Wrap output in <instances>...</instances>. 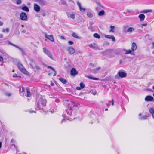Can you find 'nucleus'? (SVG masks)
Listing matches in <instances>:
<instances>
[{"mask_svg":"<svg viewBox=\"0 0 154 154\" xmlns=\"http://www.w3.org/2000/svg\"><path fill=\"white\" fill-rule=\"evenodd\" d=\"M43 50L44 52L49 58L52 60H55L54 58L53 57L51 51L45 47L43 48Z\"/></svg>","mask_w":154,"mask_h":154,"instance_id":"1","label":"nucleus"},{"mask_svg":"<svg viewBox=\"0 0 154 154\" xmlns=\"http://www.w3.org/2000/svg\"><path fill=\"white\" fill-rule=\"evenodd\" d=\"M127 75V74L123 72L119 71L115 77L116 79H119L120 78H122L126 77Z\"/></svg>","mask_w":154,"mask_h":154,"instance_id":"2","label":"nucleus"},{"mask_svg":"<svg viewBox=\"0 0 154 154\" xmlns=\"http://www.w3.org/2000/svg\"><path fill=\"white\" fill-rule=\"evenodd\" d=\"M17 66L19 70L22 72L26 74H28V72L26 70V69L21 64L18 63L17 64Z\"/></svg>","mask_w":154,"mask_h":154,"instance_id":"3","label":"nucleus"},{"mask_svg":"<svg viewBox=\"0 0 154 154\" xmlns=\"http://www.w3.org/2000/svg\"><path fill=\"white\" fill-rule=\"evenodd\" d=\"M39 102L42 106L44 107L46 106L47 101L44 96H40Z\"/></svg>","mask_w":154,"mask_h":154,"instance_id":"4","label":"nucleus"},{"mask_svg":"<svg viewBox=\"0 0 154 154\" xmlns=\"http://www.w3.org/2000/svg\"><path fill=\"white\" fill-rule=\"evenodd\" d=\"M128 27V26H123V30L125 32H131L134 31V29L132 27H129L127 29H126Z\"/></svg>","mask_w":154,"mask_h":154,"instance_id":"5","label":"nucleus"},{"mask_svg":"<svg viewBox=\"0 0 154 154\" xmlns=\"http://www.w3.org/2000/svg\"><path fill=\"white\" fill-rule=\"evenodd\" d=\"M8 43L10 45L12 46H14L16 47V48H18L21 51L23 55H25L26 54L25 52L24 51L23 49V48L18 47L16 45H15L11 43L10 41H8Z\"/></svg>","mask_w":154,"mask_h":154,"instance_id":"6","label":"nucleus"},{"mask_svg":"<svg viewBox=\"0 0 154 154\" xmlns=\"http://www.w3.org/2000/svg\"><path fill=\"white\" fill-rule=\"evenodd\" d=\"M75 105H76V104L75 103H72L71 106L69 105L68 106V109L69 110V111H68V112H67V116H66L68 117L69 118V116H70L72 114V111H71L72 109L73 108L72 107V106H73V107L75 106Z\"/></svg>","mask_w":154,"mask_h":154,"instance_id":"7","label":"nucleus"},{"mask_svg":"<svg viewBox=\"0 0 154 154\" xmlns=\"http://www.w3.org/2000/svg\"><path fill=\"white\" fill-rule=\"evenodd\" d=\"M20 19L23 21H27V17L24 12H22L20 14Z\"/></svg>","mask_w":154,"mask_h":154,"instance_id":"8","label":"nucleus"},{"mask_svg":"<svg viewBox=\"0 0 154 154\" xmlns=\"http://www.w3.org/2000/svg\"><path fill=\"white\" fill-rule=\"evenodd\" d=\"M88 46L90 48L96 50L100 49L99 47L95 43L89 44Z\"/></svg>","mask_w":154,"mask_h":154,"instance_id":"9","label":"nucleus"},{"mask_svg":"<svg viewBox=\"0 0 154 154\" xmlns=\"http://www.w3.org/2000/svg\"><path fill=\"white\" fill-rule=\"evenodd\" d=\"M67 15L68 17L72 19H74L75 18V13L73 12H68L67 13Z\"/></svg>","mask_w":154,"mask_h":154,"instance_id":"10","label":"nucleus"},{"mask_svg":"<svg viewBox=\"0 0 154 154\" xmlns=\"http://www.w3.org/2000/svg\"><path fill=\"white\" fill-rule=\"evenodd\" d=\"M66 49L69 54H72L75 52V49L72 47H68Z\"/></svg>","mask_w":154,"mask_h":154,"instance_id":"11","label":"nucleus"},{"mask_svg":"<svg viewBox=\"0 0 154 154\" xmlns=\"http://www.w3.org/2000/svg\"><path fill=\"white\" fill-rule=\"evenodd\" d=\"M45 38L51 41H52V42L54 41L53 36L51 35H48L47 34H45Z\"/></svg>","mask_w":154,"mask_h":154,"instance_id":"12","label":"nucleus"},{"mask_svg":"<svg viewBox=\"0 0 154 154\" xmlns=\"http://www.w3.org/2000/svg\"><path fill=\"white\" fill-rule=\"evenodd\" d=\"M34 9L37 12H38L40 9V7L36 4H34Z\"/></svg>","mask_w":154,"mask_h":154,"instance_id":"13","label":"nucleus"},{"mask_svg":"<svg viewBox=\"0 0 154 154\" xmlns=\"http://www.w3.org/2000/svg\"><path fill=\"white\" fill-rule=\"evenodd\" d=\"M70 73L72 75L75 76L78 74V72L74 68H72L71 70Z\"/></svg>","mask_w":154,"mask_h":154,"instance_id":"14","label":"nucleus"},{"mask_svg":"<svg viewBox=\"0 0 154 154\" xmlns=\"http://www.w3.org/2000/svg\"><path fill=\"white\" fill-rule=\"evenodd\" d=\"M154 98L152 96H146L145 99V101H151L153 100Z\"/></svg>","mask_w":154,"mask_h":154,"instance_id":"15","label":"nucleus"},{"mask_svg":"<svg viewBox=\"0 0 154 154\" xmlns=\"http://www.w3.org/2000/svg\"><path fill=\"white\" fill-rule=\"evenodd\" d=\"M105 37L108 39H111L112 41H115V38L113 35H105Z\"/></svg>","mask_w":154,"mask_h":154,"instance_id":"16","label":"nucleus"},{"mask_svg":"<svg viewBox=\"0 0 154 154\" xmlns=\"http://www.w3.org/2000/svg\"><path fill=\"white\" fill-rule=\"evenodd\" d=\"M142 114L141 113H140L139 114V116H140L139 119L141 120H146L148 119V117L146 115H143L141 116Z\"/></svg>","mask_w":154,"mask_h":154,"instance_id":"17","label":"nucleus"},{"mask_svg":"<svg viewBox=\"0 0 154 154\" xmlns=\"http://www.w3.org/2000/svg\"><path fill=\"white\" fill-rule=\"evenodd\" d=\"M77 3L78 5L80 11L82 12H84L85 11V8H82L81 6V4L80 2H77Z\"/></svg>","mask_w":154,"mask_h":154,"instance_id":"18","label":"nucleus"},{"mask_svg":"<svg viewBox=\"0 0 154 154\" xmlns=\"http://www.w3.org/2000/svg\"><path fill=\"white\" fill-rule=\"evenodd\" d=\"M124 51H125L124 53L125 54H130L131 55H134V53L132 52V51L130 50H126L124 49Z\"/></svg>","mask_w":154,"mask_h":154,"instance_id":"19","label":"nucleus"},{"mask_svg":"<svg viewBox=\"0 0 154 154\" xmlns=\"http://www.w3.org/2000/svg\"><path fill=\"white\" fill-rule=\"evenodd\" d=\"M137 48V46L136 44L134 42H133L131 45V49L132 51L136 50Z\"/></svg>","mask_w":154,"mask_h":154,"instance_id":"20","label":"nucleus"},{"mask_svg":"<svg viewBox=\"0 0 154 154\" xmlns=\"http://www.w3.org/2000/svg\"><path fill=\"white\" fill-rule=\"evenodd\" d=\"M138 17L140 18V21H143L145 18V16L143 14H140L139 15Z\"/></svg>","mask_w":154,"mask_h":154,"instance_id":"21","label":"nucleus"},{"mask_svg":"<svg viewBox=\"0 0 154 154\" xmlns=\"http://www.w3.org/2000/svg\"><path fill=\"white\" fill-rule=\"evenodd\" d=\"M21 9L23 11H26V12H29V9L28 7L26 6H24L22 7Z\"/></svg>","mask_w":154,"mask_h":154,"instance_id":"22","label":"nucleus"},{"mask_svg":"<svg viewBox=\"0 0 154 154\" xmlns=\"http://www.w3.org/2000/svg\"><path fill=\"white\" fill-rule=\"evenodd\" d=\"M115 27L114 26H111L110 27L109 32H111L113 33L115 32Z\"/></svg>","mask_w":154,"mask_h":154,"instance_id":"23","label":"nucleus"},{"mask_svg":"<svg viewBox=\"0 0 154 154\" xmlns=\"http://www.w3.org/2000/svg\"><path fill=\"white\" fill-rule=\"evenodd\" d=\"M24 91V88L23 87H21L20 89V94L22 96H23V94H22V93H23Z\"/></svg>","mask_w":154,"mask_h":154,"instance_id":"24","label":"nucleus"},{"mask_svg":"<svg viewBox=\"0 0 154 154\" xmlns=\"http://www.w3.org/2000/svg\"><path fill=\"white\" fill-rule=\"evenodd\" d=\"M26 95L27 97H30L31 96L30 92L28 89H26Z\"/></svg>","mask_w":154,"mask_h":154,"instance_id":"25","label":"nucleus"},{"mask_svg":"<svg viewBox=\"0 0 154 154\" xmlns=\"http://www.w3.org/2000/svg\"><path fill=\"white\" fill-rule=\"evenodd\" d=\"M59 80L63 84H65L67 82V81L63 78H60Z\"/></svg>","mask_w":154,"mask_h":154,"instance_id":"26","label":"nucleus"},{"mask_svg":"<svg viewBox=\"0 0 154 154\" xmlns=\"http://www.w3.org/2000/svg\"><path fill=\"white\" fill-rule=\"evenodd\" d=\"M105 12L103 10H102L99 12L98 13V15L99 16H102L104 15Z\"/></svg>","mask_w":154,"mask_h":154,"instance_id":"27","label":"nucleus"},{"mask_svg":"<svg viewBox=\"0 0 154 154\" xmlns=\"http://www.w3.org/2000/svg\"><path fill=\"white\" fill-rule=\"evenodd\" d=\"M149 111L150 113L153 115V114L154 113V108H150L149 109Z\"/></svg>","mask_w":154,"mask_h":154,"instance_id":"28","label":"nucleus"},{"mask_svg":"<svg viewBox=\"0 0 154 154\" xmlns=\"http://www.w3.org/2000/svg\"><path fill=\"white\" fill-rule=\"evenodd\" d=\"M152 10H144L142 11L141 13H147L148 12H151Z\"/></svg>","mask_w":154,"mask_h":154,"instance_id":"29","label":"nucleus"},{"mask_svg":"<svg viewBox=\"0 0 154 154\" xmlns=\"http://www.w3.org/2000/svg\"><path fill=\"white\" fill-rule=\"evenodd\" d=\"M93 36L99 39L100 38V36L97 33H95L93 35Z\"/></svg>","mask_w":154,"mask_h":154,"instance_id":"30","label":"nucleus"},{"mask_svg":"<svg viewBox=\"0 0 154 154\" xmlns=\"http://www.w3.org/2000/svg\"><path fill=\"white\" fill-rule=\"evenodd\" d=\"M87 15L89 18H91L93 17V14L90 12H87Z\"/></svg>","mask_w":154,"mask_h":154,"instance_id":"31","label":"nucleus"},{"mask_svg":"<svg viewBox=\"0 0 154 154\" xmlns=\"http://www.w3.org/2000/svg\"><path fill=\"white\" fill-rule=\"evenodd\" d=\"M87 77L88 78H89V79H92V80H98L99 79L98 78H97L93 77H91V76H88Z\"/></svg>","mask_w":154,"mask_h":154,"instance_id":"32","label":"nucleus"},{"mask_svg":"<svg viewBox=\"0 0 154 154\" xmlns=\"http://www.w3.org/2000/svg\"><path fill=\"white\" fill-rule=\"evenodd\" d=\"M2 31L3 32L8 33L9 32V29L8 28H7L6 29H3Z\"/></svg>","mask_w":154,"mask_h":154,"instance_id":"33","label":"nucleus"},{"mask_svg":"<svg viewBox=\"0 0 154 154\" xmlns=\"http://www.w3.org/2000/svg\"><path fill=\"white\" fill-rule=\"evenodd\" d=\"M48 67L51 69L52 71V73H54L53 75L54 76H55L56 75V72L55 71L54 69L51 67Z\"/></svg>","mask_w":154,"mask_h":154,"instance_id":"34","label":"nucleus"},{"mask_svg":"<svg viewBox=\"0 0 154 154\" xmlns=\"http://www.w3.org/2000/svg\"><path fill=\"white\" fill-rule=\"evenodd\" d=\"M4 94L6 96L8 97L10 96L11 95V93L8 92H5Z\"/></svg>","mask_w":154,"mask_h":154,"instance_id":"35","label":"nucleus"},{"mask_svg":"<svg viewBox=\"0 0 154 154\" xmlns=\"http://www.w3.org/2000/svg\"><path fill=\"white\" fill-rule=\"evenodd\" d=\"M72 35L73 37L75 38H79V37L77 36L76 34L75 33H72Z\"/></svg>","mask_w":154,"mask_h":154,"instance_id":"36","label":"nucleus"},{"mask_svg":"<svg viewBox=\"0 0 154 154\" xmlns=\"http://www.w3.org/2000/svg\"><path fill=\"white\" fill-rule=\"evenodd\" d=\"M100 69V67H99L96 68L92 72L94 73H96L97 72L98 70H99Z\"/></svg>","mask_w":154,"mask_h":154,"instance_id":"37","label":"nucleus"},{"mask_svg":"<svg viewBox=\"0 0 154 154\" xmlns=\"http://www.w3.org/2000/svg\"><path fill=\"white\" fill-rule=\"evenodd\" d=\"M22 3L21 0H16V3L17 5H20Z\"/></svg>","mask_w":154,"mask_h":154,"instance_id":"38","label":"nucleus"},{"mask_svg":"<svg viewBox=\"0 0 154 154\" xmlns=\"http://www.w3.org/2000/svg\"><path fill=\"white\" fill-rule=\"evenodd\" d=\"M80 85L82 89L84 88L85 86V85L82 83H80Z\"/></svg>","mask_w":154,"mask_h":154,"instance_id":"39","label":"nucleus"},{"mask_svg":"<svg viewBox=\"0 0 154 154\" xmlns=\"http://www.w3.org/2000/svg\"><path fill=\"white\" fill-rule=\"evenodd\" d=\"M94 22H92V21L90 22L89 23V25L91 26H92L94 25Z\"/></svg>","mask_w":154,"mask_h":154,"instance_id":"40","label":"nucleus"},{"mask_svg":"<svg viewBox=\"0 0 154 154\" xmlns=\"http://www.w3.org/2000/svg\"><path fill=\"white\" fill-rule=\"evenodd\" d=\"M33 68H35L37 70H38L40 69V68L38 66H36L35 67H33Z\"/></svg>","mask_w":154,"mask_h":154,"instance_id":"41","label":"nucleus"},{"mask_svg":"<svg viewBox=\"0 0 154 154\" xmlns=\"http://www.w3.org/2000/svg\"><path fill=\"white\" fill-rule=\"evenodd\" d=\"M68 43L69 45H72L73 44V42L72 41H70L68 42Z\"/></svg>","mask_w":154,"mask_h":154,"instance_id":"42","label":"nucleus"},{"mask_svg":"<svg viewBox=\"0 0 154 154\" xmlns=\"http://www.w3.org/2000/svg\"><path fill=\"white\" fill-rule=\"evenodd\" d=\"M13 77L14 78H15V77H20V76H17V75L16 74H14V75H13Z\"/></svg>","mask_w":154,"mask_h":154,"instance_id":"43","label":"nucleus"},{"mask_svg":"<svg viewBox=\"0 0 154 154\" xmlns=\"http://www.w3.org/2000/svg\"><path fill=\"white\" fill-rule=\"evenodd\" d=\"M92 93L93 95H95L96 94V91L94 90L93 91H92Z\"/></svg>","mask_w":154,"mask_h":154,"instance_id":"44","label":"nucleus"},{"mask_svg":"<svg viewBox=\"0 0 154 154\" xmlns=\"http://www.w3.org/2000/svg\"><path fill=\"white\" fill-rule=\"evenodd\" d=\"M37 107L38 109H40V106L38 103H37Z\"/></svg>","mask_w":154,"mask_h":154,"instance_id":"45","label":"nucleus"},{"mask_svg":"<svg viewBox=\"0 0 154 154\" xmlns=\"http://www.w3.org/2000/svg\"><path fill=\"white\" fill-rule=\"evenodd\" d=\"M147 25V23L143 24H141V27L142 28L143 26H146Z\"/></svg>","mask_w":154,"mask_h":154,"instance_id":"46","label":"nucleus"},{"mask_svg":"<svg viewBox=\"0 0 154 154\" xmlns=\"http://www.w3.org/2000/svg\"><path fill=\"white\" fill-rule=\"evenodd\" d=\"M88 28L90 29L91 30H93V27L92 26H90Z\"/></svg>","mask_w":154,"mask_h":154,"instance_id":"47","label":"nucleus"},{"mask_svg":"<svg viewBox=\"0 0 154 154\" xmlns=\"http://www.w3.org/2000/svg\"><path fill=\"white\" fill-rule=\"evenodd\" d=\"M76 89L77 90H80L82 89V88L80 87H77L76 88Z\"/></svg>","mask_w":154,"mask_h":154,"instance_id":"48","label":"nucleus"},{"mask_svg":"<svg viewBox=\"0 0 154 154\" xmlns=\"http://www.w3.org/2000/svg\"><path fill=\"white\" fill-rule=\"evenodd\" d=\"M3 85L5 87L6 86L7 87H8V85L7 83H4V84H3Z\"/></svg>","mask_w":154,"mask_h":154,"instance_id":"49","label":"nucleus"},{"mask_svg":"<svg viewBox=\"0 0 154 154\" xmlns=\"http://www.w3.org/2000/svg\"><path fill=\"white\" fill-rule=\"evenodd\" d=\"M3 60V58L2 57L0 56V61H2Z\"/></svg>","mask_w":154,"mask_h":154,"instance_id":"50","label":"nucleus"},{"mask_svg":"<svg viewBox=\"0 0 154 154\" xmlns=\"http://www.w3.org/2000/svg\"><path fill=\"white\" fill-rule=\"evenodd\" d=\"M60 38L62 39H65V37L63 36H61L60 37Z\"/></svg>","mask_w":154,"mask_h":154,"instance_id":"51","label":"nucleus"},{"mask_svg":"<svg viewBox=\"0 0 154 154\" xmlns=\"http://www.w3.org/2000/svg\"><path fill=\"white\" fill-rule=\"evenodd\" d=\"M3 23L0 21V26H2L3 25Z\"/></svg>","mask_w":154,"mask_h":154,"instance_id":"52","label":"nucleus"},{"mask_svg":"<svg viewBox=\"0 0 154 154\" xmlns=\"http://www.w3.org/2000/svg\"><path fill=\"white\" fill-rule=\"evenodd\" d=\"M3 35L2 34H0V38H2L3 37Z\"/></svg>","mask_w":154,"mask_h":154,"instance_id":"53","label":"nucleus"},{"mask_svg":"<svg viewBox=\"0 0 154 154\" xmlns=\"http://www.w3.org/2000/svg\"><path fill=\"white\" fill-rule=\"evenodd\" d=\"M22 32L23 33H25L26 32V30H23Z\"/></svg>","mask_w":154,"mask_h":154,"instance_id":"54","label":"nucleus"},{"mask_svg":"<svg viewBox=\"0 0 154 154\" xmlns=\"http://www.w3.org/2000/svg\"><path fill=\"white\" fill-rule=\"evenodd\" d=\"M90 65L91 66H93L94 64L92 63H90Z\"/></svg>","mask_w":154,"mask_h":154,"instance_id":"55","label":"nucleus"},{"mask_svg":"<svg viewBox=\"0 0 154 154\" xmlns=\"http://www.w3.org/2000/svg\"><path fill=\"white\" fill-rule=\"evenodd\" d=\"M106 105L108 107H109V106H110L109 104L108 103H106Z\"/></svg>","mask_w":154,"mask_h":154,"instance_id":"56","label":"nucleus"},{"mask_svg":"<svg viewBox=\"0 0 154 154\" xmlns=\"http://www.w3.org/2000/svg\"><path fill=\"white\" fill-rule=\"evenodd\" d=\"M152 44L153 46V47L154 48V42H152Z\"/></svg>","mask_w":154,"mask_h":154,"instance_id":"57","label":"nucleus"},{"mask_svg":"<svg viewBox=\"0 0 154 154\" xmlns=\"http://www.w3.org/2000/svg\"><path fill=\"white\" fill-rule=\"evenodd\" d=\"M2 147V143L1 142H0V148H1Z\"/></svg>","mask_w":154,"mask_h":154,"instance_id":"58","label":"nucleus"},{"mask_svg":"<svg viewBox=\"0 0 154 154\" xmlns=\"http://www.w3.org/2000/svg\"><path fill=\"white\" fill-rule=\"evenodd\" d=\"M63 117H64V120H65V118L67 119V118H66V117H65L64 116H63Z\"/></svg>","mask_w":154,"mask_h":154,"instance_id":"59","label":"nucleus"},{"mask_svg":"<svg viewBox=\"0 0 154 154\" xmlns=\"http://www.w3.org/2000/svg\"><path fill=\"white\" fill-rule=\"evenodd\" d=\"M35 112V111H30V112L31 113V112Z\"/></svg>","mask_w":154,"mask_h":154,"instance_id":"60","label":"nucleus"},{"mask_svg":"<svg viewBox=\"0 0 154 154\" xmlns=\"http://www.w3.org/2000/svg\"><path fill=\"white\" fill-rule=\"evenodd\" d=\"M114 105V103H113V102H112V105Z\"/></svg>","mask_w":154,"mask_h":154,"instance_id":"61","label":"nucleus"},{"mask_svg":"<svg viewBox=\"0 0 154 154\" xmlns=\"http://www.w3.org/2000/svg\"><path fill=\"white\" fill-rule=\"evenodd\" d=\"M152 116L154 118V113L153 114V115H152Z\"/></svg>","mask_w":154,"mask_h":154,"instance_id":"62","label":"nucleus"},{"mask_svg":"<svg viewBox=\"0 0 154 154\" xmlns=\"http://www.w3.org/2000/svg\"><path fill=\"white\" fill-rule=\"evenodd\" d=\"M42 15L43 16H45V14H42Z\"/></svg>","mask_w":154,"mask_h":154,"instance_id":"63","label":"nucleus"},{"mask_svg":"<svg viewBox=\"0 0 154 154\" xmlns=\"http://www.w3.org/2000/svg\"><path fill=\"white\" fill-rule=\"evenodd\" d=\"M108 110V109H105V111H107Z\"/></svg>","mask_w":154,"mask_h":154,"instance_id":"64","label":"nucleus"}]
</instances>
